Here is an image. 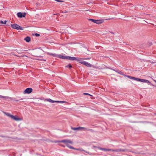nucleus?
I'll return each mask as SVG.
<instances>
[{
    "instance_id": "f257e3e1",
    "label": "nucleus",
    "mask_w": 156,
    "mask_h": 156,
    "mask_svg": "<svg viewBox=\"0 0 156 156\" xmlns=\"http://www.w3.org/2000/svg\"><path fill=\"white\" fill-rule=\"evenodd\" d=\"M59 142L64 143L66 145V146L68 147L70 149H74V150H79V151H85L84 150H83V149H82V148L75 149V148H73V147H72L70 145V144H73V142L70 140L66 139V140H62L61 141H59Z\"/></svg>"
},
{
    "instance_id": "f03ea898",
    "label": "nucleus",
    "mask_w": 156,
    "mask_h": 156,
    "mask_svg": "<svg viewBox=\"0 0 156 156\" xmlns=\"http://www.w3.org/2000/svg\"><path fill=\"white\" fill-rule=\"evenodd\" d=\"M41 52L42 51L41 50H36L33 53V55L35 57H42V56L40 55Z\"/></svg>"
},
{
    "instance_id": "7ed1b4c3",
    "label": "nucleus",
    "mask_w": 156,
    "mask_h": 156,
    "mask_svg": "<svg viewBox=\"0 0 156 156\" xmlns=\"http://www.w3.org/2000/svg\"><path fill=\"white\" fill-rule=\"evenodd\" d=\"M11 27L14 29H16L17 30H23L24 28H23L21 27L20 26L16 24H13L11 25Z\"/></svg>"
},
{
    "instance_id": "20e7f679",
    "label": "nucleus",
    "mask_w": 156,
    "mask_h": 156,
    "mask_svg": "<svg viewBox=\"0 0 156 156\" xmlns=\"http://www.w3.org/2000/svg\"><path fill=\"white\" fill-rule=\"evenodd\" d=\"M71 129L74 130H79L80 129H83L84 130H90L89 129H87L86 128H85V127H72Z\"/></svg>"
},
{
    "instance_id": "39448f33",
    "label": "nucleus",
    "mask_w": 156,
    "mask_h": 156,
    "mask_svg": "<svg viewBox=\"0 0 156 156\" xmlns=\"http://www.w3.org/2000/svg\"><path fill=\"white\" fill-rule=\"evenodd\" d=\"M47 101L52 102V103H54V102H57V103H67L66 101H53L52 100H51V99H47Z\"/></svg>"
},
{
    "instance_id": "423d86ee",
    "label": "nucleus",
    "mask_w": 156,
    "mask_h": 156,
    "mask_svg": "<svg viewBox=\"0 0 156 156\" xmlns=\"http://www.w3.org/2000/svg\"><path fill=\"white\" fill-rule=\"evenodd\" d=\"M32 89L31 88H27L24 91V94H30L32 91Z\"/></svg>"
},
{
    "instance_id": "0eeeda50",
    "label": "nucleus",
    "mask_w": 156,
    "mask_h": 156,
    "mask_svg": "<svg viewBox=\"0 0 156 156\" xmlns=\"http://www.w3.org/2000/svg\"><path fill=\"white\" fill-rule=\"evenodd\" d=\"M81 62V64L86 66L88 67H90L91 66H92V65L90 64V63L87 62L85 61L84 62Z\"/></svg>"
},
{
    "instance_id": "6e6552de",
    "label": "nucleus",
    "mask_w": 156,
    "mask_h": 156,
    "mask_svg": "<svg viewBox=\"0 0 156 156\" xmlns=\"http://www.w3.org/2000/svg\"><path fill=\"white\" fill-rule=\"evenodd\" d=\"M11 119L16 121H19L21 120V119L18 118L17 116H14L13 115Z\"/></svg>"
},
{
    "instance_id": "1a4fd4ad",
    "label": "nucleus",
    "mask_w": 156,
    "mask_h": 156,
    "mask_svg": "<svg viewBox=\"0 0 156 156\" xmlns=\"http://www.w3.org/2000/svg\"><path fill=\"white\" fill-rule=\"evenodd\" d=\"M57 57L59 58H60L64 59H68V56H65L62 55H58Z\"/></svg>"
},
{
    "instance_id": "9d476101",
    "label": "nucleus",
    "mask_w": 156,
    "mask_h": 156,
    "mask_svg": "<svg viewBox=\"0 0 156 156\" xmlns=\"http://www.w3.org/2000/svg\"><path fill=\"white\" fill-rule=\"evenodd\" d=\"M103 22V21L102 20H96V21L95 23L97 24H100L102 23Z\"/></svg>"
},
{
    "instance_id": "9b49d317",
    "label": "nucleus",
    "mask_w": 156,
    "mask_h": 156,
    "mask_svg": "<svg viewBox=\"0 0 156 156\" xmlns=\"http://www.w3.org/2000/svg\"><path fill=\"white\" fill-rule=\"evenodd\" d=\"M24 40L27 42H29L30 41V37L28 36L27 37L24 38Z\"/></svg>"
},
{
    "instance_id": "f8f14e48",
    "label": "nucleus",
    "mask_w": 156,
    "mask_h": 156,
    "mask_svg": "<svg viewBox=\"0 0 156 156\" xmlns=\"http://www.w3.org/2000/svg\"><path fill=\"white\" fill-rule=\"evenodd\" d=\"M4 113L5 115L7 116H8L9 117H10L11 118H12V115H11V114H10V113H6V112H4Z\"/></svg>"
},
{
    "instance_id": "ddd939ff",
    "label": "nucleus",
    "mask_w": 156,
    "mask_h": 156,
    "mask_svg": "<svg viewBox=\"0 0 156 156\" xmlns=\"http://www.w3.org/2000/svg\"><path fill=\"white\" fill-rule=\"evenodd\" d=\"M141 82H142L150 83V82L148 80L145 79H142Z\"/></svg>"
},
{
    "instance_id": "4468645a",
    "label": "nucleus",
    "mask_w": 156,
    "mask_h": 156,
    "mask_svg": "<svg viewBox=\"0 0 156 156\" xmlns=\"http://www.w3.org/2000/svg\"><path fill=\"white\" fill-rule=\"evenodd\" d=\"M100 150L102 151H110L112 150L111 149H108L105 148H100Z\"/></svg>"
},
{
    "instance_id": "2eb2a0df",
    "label": "nucleus",
    "mask_w": 156,
    "mask_h": 156,
    "mask_svg": "<svg viewBox=\"0 0 156 156\" xmlns=\"http://www.w3.org/2000/svg\"><path fill=\"white\" fill-rule=\"evenodd\" d=\"M68 59H70V60H76V58L75 57H70V56H68Z\"/></svg>"
},
{
    "instance_id": "dca6fc26",
    "label": "nucleus",
    "mask_w": 156,
    "mask_h": 156,
    "mask_svg": "<svg viewBox=\"0 0 156 156\" xmlns=\"http://www.w3.org/2000/svg\"><path fill=\"white\" fill-rule=\"evenodd\" d=\"M48 54L49 55L52 56H53L54 57H58V55H56V54H53V53H48Z\"/></svg>"
},
{
    "instance_id": "f3484780",
    "label": "nucleus",
    "mask_w": 156,
    "mask_h": 156,
    "mask_svg": "<svg viewBox=\"0 0 156 156\" xmlns=\"http://www.w3.org/2000/svg\"><path fill=\"white\" fill-rule=\"evenodd\" d=\"M17 16L20 18H22V14L20 12H18L17 13Z\"/></svg>"
},
{
    "instance_id": "a211bd4d",
    "label": "nucleus",
    "mask_w": 156,
    "mask_h": 156,
    "mask_svg": "<svg viewBox=\"0 0 156 156\" xmlns=\"http://www.w3.org/2000/svg\"><path fill=\"white\" fill-rule=\"evenodd\" d=\"M128 151V150L126 149H119V152H121V151L125 152V151Z\"/></svg>"
},
{
    "instance_id": "6ab92c4d",
    "label": "nucleus",
    "mask_w": 156,
    "mask_h": 156,
    "mask_svg": "<svg viewBox=\"0 0 156 156\" xmlns=\"http://www.w3.org/2000/svg\"><path fill=\"white\" fill-rule=\"evenodd\" d=\"M142 79H139L138 78H136V77H134V80H135L136 81H141Z\"/></svg>"
},
{
    "instance_id": "aec40b11",
    "label": "nucleus",
    "mask_w": 156,
    "mask_h": 156,
    "mask_svg": "<svg viewBox=\"0 0 156 156\" xmlns=\"http://www.w3.org/2000/svg\"><path fill=\"white\" fill-rule=\"evenodd\" d=\"M66 67H69V69H71L72 67V66L71 64H69L66 66Z\"/></svg>"
},
{
    "instance_id": "412c9836",
    "label": "nucleus",
    "mask_w": 156,
    "mask_h": 156,
    "mask_svg": "<svg viewBox=\"0 0 156 156\" xmlns=\"http://www.w3.org/2000/svg\"><path fill=\"white\" fill-rule=\"evenodd\" d=\"M0 98H5V99H7L9 98V97H7L3 96H2L0 95Z\"/></svg>"
},
{
    "instance_id": "4be33fe9",
    "label": "nucleus",
    "mask_w": 156,
    "mask_h": 156,
    "mask_svg": "<svg viewBox=\"0 0 156 156\" xmlns=\"http://www.w3.org/2000/svg\"><path fill=\"white\" fill-rule=\"evenodd\" d=\"M126 76L130 79H133V80H134V77H133L130 76Z\"/></svg>"
},
{
    "instance_id": "5701e85b",
    "label": "nucleus",
    "mask_w": 156,
    "mask_h": 156,
    "mask_svg": "<svg viewBox=\"0 0 156 156\" xmlns=\"http://www.w3.org/2000/svg\"><path fill=\"white\" fill-rule=\"evenodd\" d=\"M126 76L130 79H133V80H134V77H133L130 76Z\"/></svg>"
},
{
    "instance_id": "b1692460",
    "label": "nucleus",
    "mask_w": 156,
    "mask_h": 156,
    "mask_svg": "<svg viewBox=\"0 0 156 156\" xmlns=\"http://www.w3.org/2000/svg\"><path fill=\"white\" fill-rule=\"evenodd\" d=\"M88 20H89L91 21L92 22L94 23H95V22L96 21V20L93 19H89Z\"/></svg>"
},
{
    "instance_id": "393cba45",
    "label": "nucleus",
    "mask_w": 156,
    "mask_h": 156,
    "mask_svg": "<svg viewBox=\"0 0 156 156\" xmlns=\"http://www.w3.org/2000/svg\"><path fill=\"white\" fill-rule=\"evenodd\" d=\"M111 151H113L119 152V149L115 150H112Z\"/></svg>"
},
{
    "instance_id": "a878e982",
    "label": "nucleus",
    "mask_w": 156,
    "mask_h": 156,
    "mask_svg": "<svg viewBox=\"0 0 156 156\" xmlns=\"http://www.w3.org/2000/svg\"><path fill=\"white\" fill-rule=\"evenodd\" d=\"M84 61H83V60H82V59L81 58H80V60H79V62L80 63H81V62H84Z\"/></svg>"
},
{
    "instance_id": "bb28decb",
    "label": "nucleus",
    "mask_w": 156,
    "mask_h": 156,
    "mask_svg": "<svg viewBox=\"0 0 156 156\" xmlns=\"http://www.w3.org/2000/svg\"><path fill=\"white\" fill-rule=\"evenodd\" d=\"M83 94H84V95H90V96H91V95H90V94H88V93H84Z\"/></svg>"
},
{
    "instance_id": "cd10ccee",
    "label": "nucleus",
    "mask_w": 156,
    "mask_h": 156,
    "mask_svg": "<svg viewBox=\"0 0 156 156\" xmlns=\"http://www.w3.org/2000/svg\"><path fill=\"white\" fill-rule=\"evenodd\" d=\"M35 35L36 37H39L40 35L39 34L37 33L35 34Z\"/></svg>"
},
{
    "instance_id": "c85d7f7f",
    "label": "nucleus",
    "mask_w": 156,
    "mask_h": 156,
    "mask_svg": "<svg viewBox=\"0 0 156 156\" xmlns=\"http://www.w3.org/2000/svg\"><path fill=\"white\" fill-rule=\"evenodd\" d=\"M80 58H76V60L78 62H79V60H80Z\"/></svg>"
},
{
    "instance_id": "c756f323",
    "label": "nucleus",
    "mask_w": 156,
    "mask_h": 156,
    "mask_svg": "<svg viewBox=\"0 0 156 156\" xmlns=\"http://www.w3.org/2000/svg\"><path fill=\"white\" fill-rule=\"evenodd\" d=\"M26 16V13H24L22 14V17H24Z\"/></svg>"
},
{
    "instance_id": "7c9ffc66",
    "label": "nucleus",
    "mask_w": 156,
    "mask_h": 156,
    "mask_svg": "<svg viewBox=\"0 0 156 156\" xmlns=\"http://www.w3.org/2000/svg\"><path fill=\"white\" fill-rule=\"evenodd\" d=\"M0 23L1 24H4L3 21L2 20H0Z\"/></svg>"
},
{
    "instance_id": "2f4dec72",
    "label": "nucleus",
    "mask_w": 156,
    "mask_h": 156,
    "mask_svg": "<svg viewBox=\"0 0 156 156\" xmlns=\"http://www.w3.org/2000/svg\"><path fill=\"white\" fill-rule=\"evenodd\" d=\"M6 22H7V21H6V20L4 22H3L4 24H5L6 23Z\"/></svg>"
},
{
    "instance_id": "473e14b6",
    "label": "nucleus",
    "mask_w": 156,
    "mask_h": 156,
    "mask_svg": "<svg viewBox=\"0 0 156 156\" xmlns=\"http://www.w3.org/2000/svg\"><path fill=\"white\" fill-rule=\"evenodd\" d=\"M84 59H86V60H87V59H89V58H85Z\"/></svg>"
},
{
    "instance_id": "72a5a7b5",
    "label": "nucleus",
    "mask_w": 156,
    "mask_h": 156,
    "mask_svg": "<svg viewBox=\"0 0 156 156\" xmlns=\"http://www.w3.org/2000/svg\"><path fill=\"white\" fill-rule=\"evenodd\" d=\"M20 101L19 100H16V101Z\"/></svg>"
},
{
    "instance_id": "f704fd0d",
    "label": "nucleus",
    "mask_w": 156,
    "mask_h": 156,
    "mask_svg": "<svg viewBox=\"0 0 156 156\" xmlns=\"http://www.w3.org/2000/svg\"><path fill=\"white\" fill-rule=\"evenodd\" d=\"M154 81L155 83H156V80H154Z\"/></svg>"
}]
</instances>
